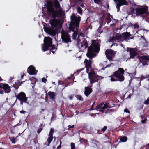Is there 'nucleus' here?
<instances>
[{
    "label": "nucleus",
    "mask_w": 149,
    "mask_h": 149,
    "mask_svg": "<svg viewBox=\"0 0 149 149\" xmlns=\"http://www.w3.org/2000/svg\"><path fill=\"white\" fill-rule=\"evenodd\" d=\"M122 38V35L118 33H116L115 35L114 34V36L111 38V40L113 42H120L123 41Z\"/></svg>",
    "instance_id": "nucleus-11"
},
{
    "label": "nucleus",
    "mask_w": 149,
    "mask_h": 149,
    "mask_svg": "<svg viewBox=\"0 0 149 149\" xmlns=\"http://www.w3.org/2000/svg\"><path fill=\"white\" fill-rule=\"evenodd\" d=\"M101 27H99L98 29V30L99 31V32L100 33L103 32L102 30H100Z\"/></svg>",
    "instance_id": "nucleus-54"
},
{
    "label": "nucleus",
    "mask_w": 149,
    "mask_h": 149,
    "mask_svg": "<svg viewBox=\"0 0 149 149\" xmlns=\"http://www.w3.org/2000/svg\"><path fill=\"white\" fill-rule=\"evenodd\" d=\"M70 18L71 21L69 25V30L74 32L72 38L73 39H75L77 36L79 22L81 20V17L79 16L77 17L74 14H73Z\"/></svg>",
    "instance_id": "nucleus-1"
},
{
    "label": "nucleus",
    "mask_w": 149,
    "mask_h": 149,
    "mask_svg": "<svg viewBox=\"0 0 149 149\" xmlns=\"http://www.w3.org/2000/svg\"><path fill=\"white\" fill-rule=\"evenodd\" d=\"M144 104L146 105L149 104V98H148L144 102Z\"/></svg>",
    "instance_id": "nucleus-42"
},
{
    "label": "nucleus",
    "mask_w": 149,
    "mask_h": 149,
    "mask_svg": "<svg viewBox=\"0 0 149 149\" xmlns=\"http://www.w3.org/2000/svg\"><path fill=\"white\" fill-rule=\"evenodd\" d=\"M110 16L112 18V16H111L109 14L108 15V17L106 19V20L107 21V23L108 24L111 21V19L110 18Z\"/></svg>",
    "instance_id": "nucleus-32"
},
{
    "label": "nucleus",
    "mask_w": 149,
    "mask_h": 149,
    "mask_svg": "<svg viewBox=\"0 0 149 149\" xmlns=\"http://www.w3.org/2000/svg\"><path fill=\"white\" fill-rule=\"evenodd\" d=\"M103 109L104 110V109L107 108H111V106L109 104V103H105L103 105Z\"/></svg>",
    "instance_id": "nucleus-31"
},
{
    "label": "nucleus",
    "mask_w": 149,
    "mask_h": 149,
    "mask_svg": "<svg viewBox=\"0 0 149 149\" xmlns=\"http://www.w3.org/2000/svg\"><path fill=\"white\" fill-rule=\"evenodd\" d=\"M75 97L77 99H78L80 101H82L83 100V99L80 95H76Z\"/></svg>",
    "instance_id": "nucleus-35"
},
{
    "label": "nucleus",
    "mask_w": 149,
    "mask_h": 149,
    "mask_svg": "<svg viewBox=\"0 0 149 149\" xmlns=\"http://www.w3.org/2000/svg\"><path fill=\"white\" fill-rule=\"evenodd\" d=\"M48 94L50 97V98L52 101H54L55 100V94L54 92L52 91H49L48 92Z\"/></svg>",
    "instance_id": "nucleus-21"
},
{
    "label": "nucleus",
    "mask_w": 149,
    "mask_h": 149,
    "mask_svg": "<svg viewBox=\"0 0 149 149\" xmlns=\"http://www.w3.org/2000/svg\"><path fill=\"white\" fill-rule=\"evenodd\" d=\"M127 51L129 52L130 58L134 59L135 57L138 55L136 49L134 48L127 47Z\"/></svg>",
    "instance_id": "nucleus-12"
},
{
    "label": "nucleus",
    "mask_w": 149,
    "mask_h": 149,
    "mask_svg": "<svg viewBox=\"0 0 149 149\" xmlns=\"http://www.w3.org/2000/svg\"><path fill=\"white\" fill-rule=\"evenodd\" d=\"M100 49V46L97 42H93L91 45L88 47L86 54L87 56L90 59H92L95 57L96 54L94 53H98Z\"/></svg>",
    "instance_id": "nucleus-3"
},
{
    "label": "nucleus",
    "mask_w": 149,
    "mask_h": 149,
    "mask_svg": "<svg viewBox=\"0 0 149 149\" xmlns=\"http://www.w3.org/2000/svg\"><path fill=\"white\" fill-rule=\"evenodd\" d=\"M137 58L139 60L140 62L141 63L143 66L148 65L147 62H149V56L144 55L142 56L138 55Z\"/></svg>",
    "instance_id": "nucleus-9"
},
{
    "label": "nucleus",
    "mask_w": 149,
    "mask_h": 149,
    "mask_svg": "<svg viewBox=\"0 0 149 149\" xmlns=\"http://www.w3.org/2000/svg\"><path fill=\"white\" fill-rule=\"evenodd\" d=\"M20 82L19 81H18L17 82H15V84L13 85V87L15 88L16 89H17L20 85V84H19Z\"/></svg>",
    "instance_id": "nucleus-29"
},
{
    "label": "nucleus",
    "mask_w": 149,
    "mask_h": 149,
    "mask_svg": "<svg viewBox=\"0 0 149 149\" xmlns=\"http://www.w3.org/2000/svg\"><path fill=\"white\" fill-rule=\"evenodd\" d=\"M90 68H86V72L88 74L90 72H89V69Z\"/></svg>",
    "instance_id": "nucleus-58"
},
{
    "label": "nucleus",
    "mask_w": 149,
    "mask_h": 149,
    "mask_svg": "<svg viewBox=\"0 0 149 149\" xmlns=\"http://www.w3.org/2000/svg\"><path fill=\"white\" fill-rule=\"evenodd\" d=\"M60 23V21L58 19H53L50 21V24L52 27H57Z\"/></svg>",
    "instance_id": "nucleus-16"
},
{
    "label": "nucleus",
    "mask_w": 149,
    "mask_h": 149,
    "mask_svg": "<svg viewBox=\"0 0 149 149\" xmlns=\"http://www.w3.org/2000/svg\"><path fill=\"white\" fill-rule=\"evenodd\" d=\"M114 1L116 3L118 2L116 6V8L117 9V11L120 10V7L121 6L127 5L128 4L126 0H114Z\"/></svg>",
    "instance_id": "nucleus-14"
},
{
    "label": "nucleus",
    "mask_w": 149,
    "mask_h": 149,
    "mask_svg": "<svg viewBox=\"0 0 149 149\" xmlns=\"http://www.w3.org/2000/svg\"><path fill=\"white\" fill-rule=\"evenodd\" d=\"M74 96V95L73 94L72 95H70L69 96V99L70 100H72L73 99V97Z\"/></svg>",
    "instance_id": "nucleus-50"
},
{
    "label": "nucleus",
    "mask_w": 149,
    "mask_h": 149,
    "mask_svg": "<svg viewBox=\"0 0 149 149\" xmlns=\"http://www.w3.org/2000/svg\"><path fill=\"white\" fill-rule=\"evenodd\" d=\"M17 99L19 100L20 101V105H22L23 103H26L28 100L25 93L21 92L18 93L16 96Z\"/></svg>",
    "instance_id": "nucleus-8"
},
{
    "label": "nucleus",
    "mask_w": 149,
    "mask_h": 149,
    "mask_svg": "<svg viewBox=\"0 0 149 149\" xmlns=\"http://www.w3.org/2000/svg\"><path fill=\"white\" fill-rule=\"evenodd\" d=\"M77 12L78 13L81 15L82 13V8L80 7H78L77 9Z\"/></svg>",
    "instance_id": "nucleus-37"
},
{
    "label": "nucleus",
    "mask_w": 149,
    "mask_h": 149,
    "mask_svg": "<svg viewBox=\"0 0 149 149\" xmlns=\"http://www.w3.org/2000/svg\"><path fill=\"white\" fill-rule=\"evenodd\" d=\"M2 79L0 77V81ZM11 91L10 87L7 84L1 83H0V93L1 94L3 93L4 92L9 93Z\"/></svg>",
    "instance_id": "nucleus-7"
},
{
    "label": "nucleus",
    "mask_w": 149,
    "mask_h": 149,
    "mask_svg": "<svg viewBox=\"0 0 149 149\" xmlns=\"http://www.w3.org/2000/svg\"><path fill=\"white\" fill-rule=\"evenodd\" d=\"M54 6L56 10H58V8H61L60 3L58 0L54 1Z\"/></svg>",
    "instance_id": "nucleus-22"
},
{
    "label": "nucleus",
    "mask_w": 149,
    "mask_h": 149,
    "mask_svg": "<svg viewBox=\"0 0 149 149\" xmlns=\"http://www.w3.org/2000/svg\"><path fill=\"white\" fill-rule=\"evenodd\" d=\"M94 2L95 3H98L100 2V0H94Z\"/></svg>",
    "instance_id": "nucleus-52"
},
{
    "label": "nucleus",
    "mask_w": 149,
    "mask_h": 149,
    "mask_svg": "<svg viewBox=\"0 0 149 149\" xmlns=\"http://www.w3.org/2000/svg\"><path fill=\"white\" fill-rule=\"evenodd\" d=\"M44 126L41 123L39 125V128L38 129L37 131V132L38 134H40L41 132L43 129L42 127Z\"/></svg>",
    "instance_id": "nucleus-28"
},
{
    "label": "nucleus",
    "mask_w": 149,
    "mask_h": 149,
    "mask_svg": "<svg viewBox=\"0 0 149 149\" xmlns=\"http://www.w3.org/2000/svg\"><path fill=\"white\" fill-rule=\"evenodd\" d=\"M117 71L121 74H123L124 73V70L123 68H119Z\"/></svg>",
    "instance_id": "nucleus-36"
},
{
    "label": "nucleus",
    "mask_w": 149,
    "mask_h": 149,
    "mask_svg": "<svg viewBox=\"0 0 149 149\" xmlns=\"http://www.w3.org/2000/svg\"><path fill=\"white\" fill-rule=\"evenodd\" d=\"M146 119H145L144 120H142L141 121L142 122V123H144L146 121Z\"/></svg>",
    "instance_id": "nucleus-63"
},
{
    "label": "nucleus",
    "mask_w": 149,
    "mask_h": 149,
    "mask_svg": "<svg viewBox=\"0 0 149 149\" xmlns=\"http://www.w3.org/2000/svg\"><path fill=\"white\" fill-rule=\"evenodd\" d=\"M54 130L53 129L51 128L49 134V136H53V133L54 132Z\"/></svg>",
    "instance_id": "nucleus-38"
},
{
    "label": "nucleus",
    "mask_w": 149,
    "mask_h": 149,
    "mask_svg": "<svg viewBox=\"0 0 149 149\" xmlns=\"http://www.w3.org/2000/svg\"><path fill=\"white\" fill-rule=\"evenodd\" d=\"M107 129V126H104L103 128L101 129L100 130H97V133L99 134H102V132H105Z\"/></svg>",
    "instance_id": "nucleus-24"
},
{
    "label": "nucleus",
    "mask_w": 149,
    "mask_h": 149,
    "mask_svg": "<svg viewBox=\"0 0 149 149\" xmlns=\"http://www.w3.org/2000/svg\"><path fill=\"white\" fill-rule=\"evenodd\" d=\"M148 77H149V74L146 75V77H145L143 75H142L141 76V81H142V80H143V79L146 78H147Z\"/></svg>",
    "instance_id": "nucleus-40"
},
{
    "label": "nucleus",
    "mask_w": 149,
    "mask_h": 149,
    "mask_svg": "<svg viewBox=\"0 0 149 149\" xmlns=\"http://www.w3.org/2000/svg\"><path fill=\"white\" fill-rule=\"evenodd\" d=\"M47 12L48 14L53 19L61 17L63 13L61 8L55 10L50 1L47 3Z\"/></svg>",
    "instance_id": "nucleus-2"
},
{
    "label": "nucleus",
    "mask_w": 149,
    "mask_h": 149,
    "mask_svg": "<svg viewBox=\"0 0 149 149\" xmlns=\"http://www.w3.org/2000/svg\"><path fill=\"white\" fill-rule=\"evenodd\" d=\"M20 113L22 114H25L26 113V112L22 110L20 111Z\"/></svg>",
    "instance_id": "nucleus-55"
},
{
    "label": "nucleus",
    "mask_w": 149,
    "mask_h": 149,
    "mask_svg": "<svg viewBox=\"0 0 149 149\" xmlns=\"http://www.w3.org/2000/svg\"><path fill=\"white\" fill-rule=\"evenodd\" d=\"M10 139L13 143H15V139L13 137H10Z\"/></svg>",
    "instance_id": "nucleus-39"
},
{
    "label": "nucleus",
    "mask_w": 149,
    "mask_h": 149,
    "mask_svg": "<svg viewBox=\"0 0 149 149\" xmlns=\"http://www.w3.org/2000/svg\"><path fill=\"white\" fill-rule=\"evenodd\" d=\"M98 77H97V78L99 79V80L100 79H102L103 78V77L101 76H99L98 75Z\"/></svg>",
    "instance_id": "nucleus-57"
},
{
    "label": "nucleus",
    "mask_w": 149,
    "mask_h": 149,
    "mask_svg": "<svg viewBox=\"0 0 149 149\" xmlns=\"http://www.w3.org/2000/svg\"><path fill=\"white\" fill-rule=\"evenodd\" d=\"M58 84H64L63 83H61V82H62L61 81H60L59 80H58Z\"/></svg>",
    "instance_id": "nucleus-60"
},
{
    "label": "nucleus",
    "mask_w": 149,
    "mask_h": 149,
    "mask_svg": "<svg viewBox=\"0 0 149 149\" xmlns=\"http://www.w3.org/2000/svg\"><path fill=\"white\" fill-rule=\"evenodd\" d=\"M85 89L84 94L87 97H88L93 91L92 89L89 86L85 87Z\"/></svg>",
    "instance_id": "nucleus-18"
},
{
    "label": "nucleus",
    "mask_w": 149,
    "mask_h": 149,
    "mask_svg": "<svg viewBox=\"0 0 149 149\" xmlns=\"http://www.w3.org/2000/svg\"><path fill=\"white\" fill-rule=\"evenodd\" d=\"M71 77H68L66 79H65V81H66L68 80H70V79H71Z\"/></svg>",
    "instance_id": "nucleus-56"
},
{
    "label": "nucleus",
    "mask_w": 149,
    "mask_h": 149,
    "mask_svg": "<svg viewBox=\"0 0 149 149\" xmlns=\"http://www.w3.org/2000/svg\"><path fill=\"white\" fill-rule=\"evenodd\" d=\"M124 112L128 113H130V111L128 109L126 108L124 109Z\"/></svg>",
    "instance_id": "nucleus-49"
},
{
    "label": "nucleus",
    "mask_w": 149,
    "mask_h": 149,
    "mask_svg": "<svg viewBox=\"0 0 149 149\" xmlns=\"http://www.w3.org/2000/svg\"><path fill=\"white\" fill-rule=\"evenodd\" d=\"M52 41L49 37H45L44 39V43L42 45V49L43 52L48 50L49 47L52 45Z\"/></svg>",
    "instance_id": "nucleus-5"
},
{
    "label": "nucleus",
    "mask_w": 149,
    "mask_h": 149,
    "mask_svg": "<svg viewBox=\"0 0 149 149\" xmlns=\"http://www.w3.org/2000/svg\"><path fill=\"white\" fill-rule=\"evenodd\" d=\"M84 139L83 138H80V140H79V141L80 142V143H81V141L82 140H84Z\"/></svg>",
    "instance_id": "nucleus-62"
},
{
    "label": "nucleus",
    "mask_w": 149,
    "mask_h": 149,
    "mask_svg": "<svg viewBox=\"0 0 149 149\" xmlns=\"http://www.w3.org/2000/svg\"><path fill=\"white\" fill-rule=\"evenodd\" d=\"M68 129H70V128H74V125H69L68 126Z\"/></svg>",
    "instance_id": "nucleus-51"
},
{
    "label": "nucleus",
    "mask_w": 149,
    "mask_h": 149,
    "mask_svg": "<svg viewBox=\"0 0 149 149\" xmlns=\"http://www.w3.org/2000/svg\"><path fill=\"white\" fill-rule=\"evenodd\" d=\"M48 33L51 36H54L56 35V31L55 30L51 28Z\"/></svg>",
    "instance_id": "nucleus-25"
},
{
    "label": "nucleus",
    "mask_w": 149,
    "mask_h": 149,
    "mask_svg": "<svg viewBox=\"0 0 149 149\" xmlns=\"http://www.w3.org/2000/svg\"><path fill=\"white\" fill-rule=\"evenodd\" d=\"M82 42L84 46V48H83V49L84 50L85 49L88 47V43L87 42V41L86 40H85Z\"/></svg>",
    "instance_id": "nucleus-30"
},
{
    "label": "nucleus",
    "mask_w": 149,
    "mask_h": 149,
    "mask_svg": "<svg viewBox=\"0 0 149 149\" xmlns=\"http://www.w3.org/2000/svg\"><path fill=\"white\" fill-rule=\"evenodd\" d=\"M79 48H80V49H81L82 50H84L83 49V48H84V45L83 44V43H82V42L81 43V44H80V46H79Z\"/></svg>",
    "instance_id": "nucleus-44"
},
{
    "label": "nucleus",
    "mask_w": 149,
    "mask_h": 149,
    "mask_svg": "<svg viewBox=\"0 0 149 149\" xmlns=\"http://www.w3.org/2000/svg\"><path fill=\"white\" fill-rule=\"evenodd\" d=\"M127 139V137L126 136H123L120 138V141L121 142H126Z\"/></svg>",
    "instance_id": "nucleus-34"
},
{
    "label": "nucleus",
    "mask_w": 149,
    "mask_h": 149,
    "mask_svg": "<svg viewBox=\"0 0 149 149\" xmlns=\"http://www.w3.org/2000/svg\"><path fill=\"white\" fill-rule=\"evenodd\" d=\"M95 101H94L93 103V104L91 107V108L90 109V110H94V109H93V107H94V106L95 104Z\"/></svg>",
    "instance_id": "nucleus-47"
},
{
    "label": "nucleus",
    "mask_w": 149,
    "mask_h": 149,
    "mask_svg": "<svg viewBox=\"0 0 149 149\" xmlns=\"http://www.w3.org/2000/svg\"><path fill=\"white\" fill-rule=\"evenodd\" d=\"M122 37L124 38V40L126 41H127L129 40L133 39L134 36H132L130 32H126L122 33Z\"/></svg>",
    "instance_id": "nucleus-15"
},
{
    "label": "nucleus",
    "mask_w": 149,
    "mask_h": 149,
    "mask_svg": "<svg viewBox=\"0 0 149 149\" xmlns=\"http://www.w3.org/2000/svg\"><path fill=\"white\" fill-rule=\"evenodd\" d=\"M51 49L52 50H56L57 48L56 49V48L55 47V45H53L52 44V45L51 46Z\"/></svg>",
    "instance_id": "nucleus-45"
},
{
    "label": "nucleus",
    "mask_w": 149,
    "mask_h": 149,
    "mask_svg": "<svg viewBox=\"0 0 149 149\" xmlns=\"http://www.w3.org/2000/svg\"><path fill=\"white\" fill-rule=\"evenodd\" d=\"M70 83H71L70 82V83H68V84H65V87H66L67 86H68L69 85H70Z\"/></svg>",
    "instance_id": "nucleus-61"
},
{
    "label": "nucleus",
    "mask_w": 149,
    "mask_h": 149,
    "mask_svg": "<svg viewBox=\"0 0 149 149\" xmlns=\"http://www.w3.org/2000/svg\"><path fill=\"white\" fill-rule=\"evenodd\" d=\"M107 111H108L109 112H113L114 111V110L113 109H108L107 110Z\"/></svg>",
    "instance_id": "nucleus-53"
},
{
    "label": "nucleus",
    "mask_w": 149,
    "mask_h": 149,
    "mask_svg": "<svg viewBox=\"0 0 149 149\" xmlns=\"http://www.w3.org/2000/svg\"><path fill=\"white\" fill-rule=\"evenodd\" d=\"M117 78L118 79V80L120 82L123 81L125 79L124 76L123 74H121Z\"/></svg>",
    "instance_id": "nucleus-27"
},
{
    "label": "nucleus",
    "mask_w": 149,
    "mask_h": 149,
    "mask_svg": "<svg viewBox=\"0 0 149 149\" xmlns=\"http://www.w3.org/2000/svg\"><path fill=\"white\" fill-rule=\"evenodd\" d=\"M97 74L95 72L94 70L91 69L90 72L88 73V78L90 84H93L94 83L98 82L99 79L97 78Z\"/></svg>",
    "instance_id": "nucleus-6"
},
{
    "label": "nucleus",
    "mask_w": 149,
    "mask_h": 149,
    "mask_svg": "<svg viewBox=\"0 0 149 149\" xmlns=\"http://www.w3.org/2000/svg\"><path fill=\"white\" fill-rule=\"evenodd\" d=\"M105 54L107 58L109 61H113L116 53L112 49H107L105 52Z\"/></svg>",
    "instance_id": "nucleus-10"
},
{
    "label": "nucleus",
    "mask_w": 149,
    "mask_h": 149,
    "mask_svg": "<svg viewBox=\"0 0 149 149\" xmlns=\"http://www.w3.org/2000/svg\"><path fill=\"white\" fill-rule=\"evenodd\" d=\"M71 149H75V145L74 143L72 142L71 143Z\"/></svg>",
    "instance_id": "nucleus-41"
},
{
    "label": "nucleus",
    "mask_w": 149,
    "mask_h": 149,
    "mask_svg": "<svg viewBox=\"0 0 149 149\" xmlns=\"http://www.w3.org/2000/svg\"><path fill=\"white\" fill-rule=\"evenodd\" d=\"M54 114H52V116L51 119L52 120L53 119H54Z\"/></svg>",
    "instance_id": "nucleus-59"
},
{
    "label": "nucleus",
    "mask_w": 149,
    "mask_h": 149,
    "mask_svg": "<svg viewBox=\"0 0 149 149\" xmlns=\"http://www.w3.org/2000/svg\"><path fill=\"white\" fill-rule=\"evenodd\" d=\"M70 36L67 33L65 32L61 33V39L65 43H68L71 42V40L70 38Z\"/></svg>",
    "instance_id": "nucleus-13"
},
{
    "label": "nucleus",
    "mask_w": 149,
    "mask_h": 149,
    "mask_svg": "<svg viewBox=\"0 0 149 149\" xmlns=\"http://www.w3.org/2000/svg\"><path fill=\"white\" fill-rule=\"evenodd\" d=\"M92 63V61L91 60H88L87 59H86L84 62V63L85 64L86 68H90L91 69Z\"/></svg>",
    "instance_id": "nucleus-20"
},
{
    "label": "nucleus",
    "mask_w": 149,
    "mask_h": 149,
    "mask_svg": "<svg viewBox=\"0 0 149 149\" xmlns=\"http://www.w3.org/2000/svg\"><path fill=\"white\" fill-rule=\"evenodd\" d=\"M27 72L30 75L36 74L38 71L36 70L35 68L33 65H30L27 69Z\"/></svg>",
    "instance_id": "nucleus-17"
},
{
    "label": "nucleus",
    "mask_w": 149,
    "mask_h": 149,
    "mask_svg": "<svg viewBox=\"0 0 149 149\" xmlns=\"http://www.w3.org/2000/svg\"><path fill=\"white\" fill-rule=\"evenodd\" d=\"M132 25H133V26L134 27V29L135 28H137L138 29L139 27V25H138V24L137 23H136L134 24H132Z\"/></svg>",
    "instance_id": "nucleus-43"
},
{
    "label": "nucleus",
    "mask_w": 149,
    "mask_h": 149,
    "mask_svg": "<svg viewBox=\"0 0 149 149\" xmlns=\"http://www.w3.org/2000/svg\"><path fill=\"white\" fill-rule=\"evenodd\" d=\"M53 137V136H49L47 141L45 143V144L47 145V146H49L50 144L52 141Z\"/></svg>",
    "instance_id": "nucleus-23"
},
{
    "label": "nucleus",
    "mask_w": 149,
    "mask_h": 149,
    "mask_svg": "<svg viewBox=\"0 0 149 149\" xmlns=\"http://www.w3.org/2000/svg\"><path fill=\"white\" fill-rule=\"evenodd\" d=\"M61 147V146H57V149H59Z\"/></svg>",
    "instance_id": "nucleus-64"
},
{
    "label": "nucleus",
    "mask_w": 149,
    "mask_h": 149,
    "mask_svg": "<svg viewBox=\"0 0 149 149\" xmlns=\"http://www.w3.org/2000/svg\"><path fill=\"white\" fill-rule=\"evenodd\" d=\"M104 102H102L100 104H98L96 107L94 109V110H98L100 112L103 113L104 112V110L103 109V105Z\"/></svg>",
    "instance_id": "nucleus-19"
},
{
    "label": "nucleus",
    "mask_w": 149,
    "mask_h": 149,
    "mask_svg": "<svg viewBox=\"0 0 149 149\" xmlns=\"http://www.w3.org/2000/svg\"><path fill=\"white\" fill-rule=\"evenodd\" d=\"M137 6L136 9L133 7L130 8V11L131 13L136 14L137 16L146 14L148 9L147 6L139 5Z\"/></svg>",
    "instance_id": "nucleus-4"
},
{
    "label": "nucleus",
    "mask_w": 149,
    "mask_h": 149,
    "mask_svg": "<svg viewBox=\"0 0 149 149\" xmlns=\"http://www.w3.org/2000/svg\"><path fill=\"white\" fill-rule=\"evenodd\" d=\"M110 80L111 81L113 82V81H118V80L114 78L111 77L110 79Z\"/></svg>",
    "instance_id": "nucleus-48"
},
{
    "label": "nucleus",
    "mask_w": 149,
    "mask_h": 149,
    "mask_svg": "<svg viewBox=\"0 0 149 149\" xmlns=\"http://www.w3.org/2000/svg\"><path fill=\"white\" fill-rule=\"evenodd\" d=\"M121 74H120L118 71H116L113 72L112 76H114L115 77L117 78Z\"/></svg>",
    "instance_id": "nucleus-26"
},
{
    "label": "nucleus",
    "mask_w": 149,
    "mask_h": 149,
    "mask_svg": "<svg viewBox=\"0 0 149 149\" xmlns=\"http://www.w3.org/2000/svg\"><path fill=\"white\" fill-rule=\"evenodd\" d=\"M44 29L45 31L47 33H48L49 31L50 30V29H51V28L49 27H46V26H44L43 28Z\"/></svg>",
    "instance_id": "nucleus-33"
},
{
    "label": "nucleus",
    "mask_w": 149,
    "mask_h": 149,
    "mask_svg": "<svg viewBox=\"0 0 149 149\" xmlns=\"http://www.w3.org/2000/svg\"><path fill=\"white\" fill-rule=\"evenodd\" d=\"M42 81L44 83H45L47 81V80L45 77L42 78Z\"/></svg>",
    "instance_id": "nucleus-46"
}]
</instances>
